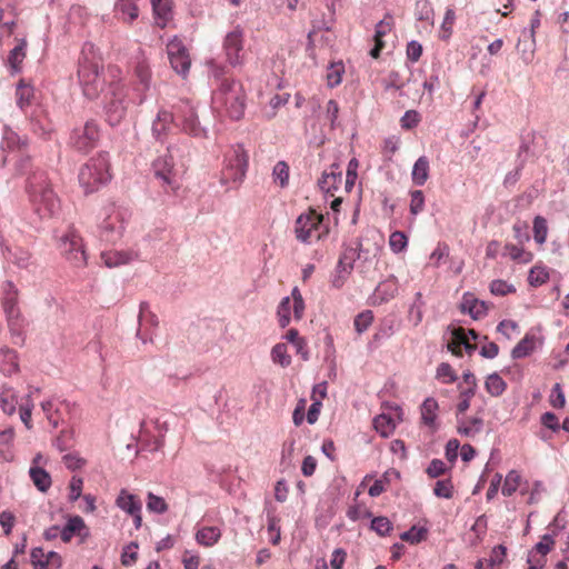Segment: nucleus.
<instances>
[{
  "label": "nucleus",
  "mask_w": 569,
  "mask_h": 569,
  "mask_svg": "<svg viewBox=\"0 0 569 569\" xmlns=\"http://www.w3.org/2000/svg\"><path fill=\"white\" fill-rule=\"evenodd\" d=\"M370 528L379 536L386 537L392 530V523L387 517L379 516L371 520Z\"/></svg>",
  "instance_id": "obj_58"
},
{
  "label": "nucleus",
  "mask_w": 569,
  "mask_h": 569,
  "mask_svg": "<svg viewBox=\"0 0 569 569\" xmlns=\"http://www.w3.org/2000/svg\"><path fill=\"white\" fill-rule=\"evenodd\" d=\"M538 338L535 335L526 333L525 337L512 348L511 358L515 360L530 356L537 348Z\"/></svg>",
  "instance_id": "obj_26"
},
{
  "label": "nucleus",
  "mask_w": 569,
  "mask_h": 569,
  "mask_svg": "<svg viewBox=\"0 0 569 569\" xmlns=\"http://www.w3.org/2000/svg\"><path fill=\"white\" fill-rule=\"evenodd\" d=\"M412 181L416 186H423L429 178V160L427 157H419L412 168Z\"/></svg>",
  "instance_id": "obj_35"
},
{
  "label": "nucleus",
  "mask_w": 569,
  "mask_h": 569,
  "mask_svg": "<svg viewBox=\"0 0 569 569\" xmlns=\"http://www.w3.org/2000/svg\"><path fill=\"white\" fill-rule=\"evenodd\" d=\"M28 147V138L19 136L14 130L4 128L2 142H1V167H4L8 162L9 154L12 152H20V168H23L24 163L28 162L29 158L24 156V150Z\"/></svg>",
  "instance_id": "obj_12"
},
{
  "label": "nucleus",
  "mask_w": 569,
  "mask_h": 569,
  "mask_svg": "<svg viewBox=\"0 0 569 569\" xmlns=\"http://www.w3.org/2000/svg\"><path fill=\"white\" fill-rule=\"evenodd\" d=\"M515 291L516 288L513 284L501 279L493 280L490 283V292L495 296H506Z\"/></svg>",
  "instance_id": "obj_64"
},
{
  "label": "nucleus",
  "mask_w": 569,
  "mask_h": 569,
  "mask_svg": "<svg viewBox=\"0 0 569 569\" xmlns=\"http://www.w3.org/2000/svg\"><path fill=\"white\" fill-rule=\"evenodd\" d=\"M59 249L73 267L82 268L87 264V253L82 237L73 226H69L67 231L59 238Z\"/></svg>",
  "instance_id": "obj_9"
},
{
  "label": "nucleus",
  "mask_w": 569,
  "mask_h": 569,
  "mask_svg": "<svg viewBox=\"0 0 569 569\" xmlns=\"http://www.w3.org/2000/svg\"><path fill=\"white\" fill-rule=\"evenodd\" d=\"M433 493L439 498L450 499L453 493V485L450 479L438 480L433 488Z\"/></svg>",
  "instance_id": "obj_63"
},
{
  "label": "nucleus",
  "mask_w": 569,
  "mask_h": 569,
  "mask_svg": "<svg viewBox=\"0 0 569 569\" xmlns=\"http://www.w3.org/2000/svg\"><path fill=\"white\" fill-rule=\"evenodd\" d=\"M189 142L181 140L170 144L164 154L159 156L152 162V171L161 183L172 191L179 188L180 171L184 168V158L188 154Z\"/></svg>",
  "instance_id": "obj_2"
},
{
  "label": "nucleus",
  "mask_w": 569,
  "mask_h": 569,
  "mask_svg": "<svg viewBox=\"0 0 569 569\" xmlns=\"http://www.w3.org/2000/svg\"><path fill=\"white\" fill-rule=\"evenodd\" d=\"M398 292V281L395 276H389L386 280L379 282L373 292V303L382 305L390 301Z\"/></svg>",
  "instance_id": "obj_24"
},
{
  "label": "nucleus",
  "mask_w": 569,
  "mask_h": 569,
  "mask_svg": "<svg viewBox=\"0 0 569 569\" xmlns=\"http://www.w3.org/2000/svg\"><path fill=\"white\" fill-rule=\"evenodd\" d=\"M483 427V420L479 417L463 418L458 417L457 419V431L459 435L465 437H475L478 435Z\"/></svg>",
  "instance_id": "obj_28"
},
{
  "label": "nucleus",
  "mask_w": 569,
  "mask_h": 569,
  "mask_svg": "<svg viewBox=\"0 0 569 569\" xmlns=\"http://www.w3.org/2000/svg\"><path fill=\"white\" fill-rule=\"evenodd\" d=\"M395 333V319L393 318H385L376 333L373 335V340L376 342H380L382 340L389 339Z\"/></svg>",
  "instance_id": "obj_46"
},
{
  "label": "nucleus",
  "mask_w": 569,
  "mask_h": 569,
  "mask_svg": "<svg viewBox=\"0 0 569 569\" xmlns=\"http://www.w3.org/2000/svg\"><path fill=\"white\" fill-rule=\"evenodd\" d=\"M341 182L342 170L340 168V164L335 162L330 166L328 170H325L322 172V176L318 181V186L323 193L333 197L335 192L339 189Z\"/></svg>",
  "instance_id": "obj_21"
},
{
  "label": "nucleus",
  "mask_w": 569,
  "mask_h": 569,
  "mask_svg": "<svg viewBox=\"0 0 569 569\" xmlns=\"http://www.w3.org/2000/svg\"><path fill=\"white\" fill-rule=\"evenodd\" d=\"M33 401L31 399V396L28 395L26 399L19 405L20 408V419L26 426L27 429H31V415L33 409Z\"/></svg>",
  "instance_id": "obj_57"
},
{
  "label": "nucleus",
  "mask_w": 569,
  "mask_h": 569,
  "mask_svg": "<svg viewBox=\"0 0 569 569\" xmlns=\"http://www.w3.org/2000/svg\"><path fill=\"white\" fill-rule=\"evenodd\" d=\"M373 427L376 431L383 438H388L395 430L392 419L387 415H379L373 419Z\"/></svg>",
  "instance_id": "obj_44"
},
{
  "label": "nucleus",
  "mask_w": 569,
  "mask_h": 569,
  "mask_svg": "<svg viewBox=\"0 0 569 569\" xmlns=\"http://www.w3.org/2000/svg\"><path fill=\"white\" fill-rule=\"evenodd\" d=\"M176 127L189 137L207 139L209 137V121L190 100H180L173 106Z\"/></svg>",
  "instance_id": "obj_4"
},
{
  "label": "nucleus",
  "mask_w": 569,
  "mask_h": 569,
  "mask_svg": "<svg viewBox=\"0 0 569 569\" xmlns=\"http://www.w3.org/2000/svg\"><path fill=\"white\" fill-rule=\"evenodd\" d=\"M415 16L419 21H426L433 24L435 11L429 0H417L415 6Z\"/></svg>",
  "instance_id": "obj_41"
},
{
  "label": "nucleus",
  "mask_w": 569,
  "mask_h": 569,
  "mask_svg": "<svg viewBox=\"0 0 569 569\" xmlns=\"http://www.w3.org/2000/svg\"><path fill=\"white\" fill-rule=\"evenodd\" d=\"M271 359L274 363H279L282 368L291 363V357L288 355L284 343H277L271 350Z\"/></svg>",
  "instance_id": "obj_49"
},
{
  "label": "nucleus",
  "mask_w": 569,
  "mask_h": 569,
  "mask_svg": "<svg viewBox=\"0 0 569 569\" xmlns=\"http://www.w3.org/2000/svg\"><path fill=\"white\" fill-rule=\"evenodd\" d=\"M104 218L99 224L100 238L106 242H116L123 231V217L114 206L104 208Z\"/></svg>",
  "instance_id": "obj_13"
},
{
  "label": "nucleus",
  "mask_w": 569,
  "mask_h": 569,
  "mask_svg": "<svg viewBox=\"0 0 569 569\" xmlns=\"http://www.w3.org/2000/svg\"><path fill=\"white\" fill-rule=\"evenodd\" d=\"M168 58L173 70L181 77L189 73L191 60L186 47L180 41H171L167 46Z\"/></svg>",
  "instance_id": "obj_15"
},
{
  "label": "nucleus",
  "mask_w": 569,
  "mask_h": 569,
  "mask_svg": "<svg viewBox=\"0 0 569 569\" xmlns=\"http://www.w3.org/2000/svg\"><path fill=\"white\" fill-rule=\"evenodd\" d=\"M14 439V429L12 427L0 430V460L9 461L11 453L8 451Z\"/></svg>",
  "instance_id": "obj_42"
},
{
  "label": "nucleus",
  "mask_w": 569,
  "mask_h": 569,
  "mask_svg": "<svg viewBox=\"0 0 569 569\" xmlns=\"http://www.w3.org/2000/svg\"><path fill=\"white\" fill-rule=\"evenodd\" d=\"M322 222V216L316 212L302 213L296 220L295 233L299 241L308 243Z\"/></svg>",
  "instance_id": "obj_16"
},
{
  "label": "nucleus",
  "mask_w": 569,
  "mask_h": 569,
  "mask_svg": "<svg viewBox=\"0 0 569 569\" xmlns=\"http://www.w3.org/2000/svg\"><path fill=\"white\" fill-rule=\"evenodd\" d=\"M506 252L509 254V257L512 260L522 261V262H529L532 259V254L529 252H526L522 247L516 246L512 243H507L505 246Z\"/></svg>",
  "instance_id": "obj_59"
},
{
  "label": "nucleus",
  "mask_w": 569,
  "mask_h": 569,
  "mask_svg": "<svg viewBox=\"0 0 569 569\" xmlns=\"http://www.w3.org/2000/svg\"><path fill=\"white\" fill-rule=\"evenodd\" d=\"M221 538V530L216 526H206L197 530L196 540L204 547L214 546Z\"/></svg>",
  "instance_id": "obj_30"
},
{
  "label": "nucleus",
  "mask_w": 569,
  "mask_h": 569,
  "mask_svg": "<svg viewBox=\"0 0 569 569\" xmlns=\"http://www.w3.org/2000/svg\"><path fill=\"white\" fill-rule=\"evenodd\" d=\"M26 191L32 212L39 220H49L58 214L60 200L51 186L47 172H33L27 180Z\"/></svg>",
  "instance_id": "obj_1"
},
{
  "label": "nucleus",
  "mask_w": 569,
  "mask_h": 569,
  "mask_svg": "<svg viewBox=\"0 0 569 569\" xmlns=\"http://www.w3.org/2000/svg\"><path fill=\"white\" fill-rule=\"evenodd\" d=\"M151 3L157 24L164 28L171 19V0H158L152 1Z\"/></svg>",
  "instance_id": "obj_37"
},
{
  "label": "nucleus",
  "mask_w": 569,
  "mask_h": 569,
  "mask_svg": "<svg viewBox=\"0 0 569 569\" xmlns=\"http://www.w3.org/2000/svg\"><path fill=\"white\" fill-rule=\"evenodd\" d=\"M134 74L144 90L150 87L151 71L143 53L136 57Z\"/></svg>",
  "instance_id": "obj_33"
},
{
  "label": "nucleus",
  "mask_w": 569,
  "mask_h": 569,
  "mask_svg": "<svg viewBox=\"0 0 569 569\" xmlns=\"http://www.w3.org/2000/svg\"><path fill=\"white\" fill-rule=\"evenodd\" d=\"M243 43L244 30L241 26H236L226 34L223 40V51L230 66L238 67L243 63Z\"/></svg>",
  "instance_id": "obj_14"
},
{
  "label": "nucleus",
  "mask_w": 569,
  "mask_h": 569,
  "mask_svg": "<svg viewBox=\"0 0 569 569\" xmlns=\"http://www.w3.org/2000/svg\"><path fill=\"white\" fill-rule=\"evenodd\" d=\"M485 389L490 396L500 397L506 391L507 383L497 372H493L487 376Z\"/></svg>",
  "instance_id": "obj_39"
},
{
  "label": "nucleus",
  "mask_w": 569,
  "mask_h": 569,
  "mask_svg": "<svg viewBox=\"0 0 569 569\" xmlns=\"http://www.w3.org/2000/svg\"><path fill=\"white\" fill-rule=\"evenodd\" d=\"M18 402V393L10 387H2L0 393V407L6 415H13L16 412Z\"/></svg>",
  "instance_id": "obj_34"
},
{
  "label": "nucleus",
  "mask_w": 569,
  "mask_h": 569,
  "mask_svg": "<svg viewBox=\"0 0 569 569\" xmlns=\"http://www.w3.org/2000/svg\"><path fill=\"white\" fill-rule=\"evenodd\" d=\"M79 182L86 193L97 191L106 184L111 176L109 173V160L104 154L91 158L79 172Z\"/></svg>",
  "instance_id": "obj_7"
},
{
  "label": "nucleus",
  "mask_w": 569,
  "mask_h": 569,
  "mask_svg": "<svg viewBox=\"0 0 569 569\" xmlns=\"http://www.w3.org/2000/svg\"><path fill=\"white\" fill-rule=\"evenodd\" d=\"M100 141V128L94 120H88L84 124L72 129L69 137V146L81 153H88L97 148Z\"/></svg>",
  "instance_id": "obj_10"
},
{
  "label": "nucleus",
  "mask_w": 569,
  "mask_h": 569,
  "mask_svg": "<svg viewBox=\"0 0 569 569\" xmlns=\"http://www.w3.org/2000/svg\"><path fill=\"white\" fill-rule=\"evenodd\" d=\"M549 279V271L546 267L542 266H535L531 268L529 276H528V282L532 287H539L543 283H546Z\"/></svg>",
  "instance_id": "obj_47"
},
{
  "label": "nucleus",
  "mask_w": 569,
  "mask_h": 569,
  "mask_svg": "<svg viewBox=\"0 0 569 569\" xmlns=\"http://www.w3.org/2000/svg\"><path fill=\"white\" fill-rule=\"evenodd\" d=\"M345 67L341 62L331 63L327 72L328 87L335 88L341 83Z\"/></svg>",
  "instance_id": "obj_55"
},
{
  "label": "nucleus",
  "mask_w": 569,
  "mask_h": 569,
  "mask_svg": "<svg viewBox=\"0 0 569 569\" xmlns=\"http://www.w3.org/2000/svg\"><path fill=\"white\" fill-rule=\"evenodd\" d=\"M147 509L150 512L162 515L168 511V503L162 497L149 492L147 496Z\"/></svg>",
  "instance_id": "obj_51"
},
{
  "label": "nucleus",
  "mask_w": 569,
  "mask_h": 569,
  "mask_svg": "<svg viewBox=\"0 0 569 569\" xmlns=\"http://www.w3.org/2000/svg\"><path fill=\"white\" fill-rule=\"evenodd\" d=\"M101 58L96 47L86 42L78 62V79L84 97L93 100L99 97L104 87Z\"/></svg>",
  "instance_id": "obj_3"
},
{
  "label": "nucleus",
  "mask_w": 569,
  "mask_h": 569,
  "mask_svg": "<svg viewBox=\"0 0 569 569\" xmlns=\"http://www.w3.org/2000/svg\"><path fill=\"white\" fill-rule=\"evenodd\" d=\"M461 312L470 315L475 320L487 315L488 306L483 300L477 299L473 293L466 292L460 303Z\"/></svg>",
  "instance_id": "obj_23"
},
{
  "label": "nucleus",
  "mask_w": 569,
  "mask_h": 569,
  "mask_svg": "<svg viewBox=\"0 0 569 569\" xmlns=\"http://www.w3.org/2000/svg\"><path fill=\"white\" fill-rule=\"evenodd\" d=\"M427 537V529L423 527L412 526L409 530L400 535L401 540L412 545L419 543Z\"/></svg>",
  "instance_id": "obj_53"
},
{
  "label": "nucleus",
  "mask_w": 569,
  "mask_h": 569,
  "mask_svg": "<svg viewBox=\"0 0 569 569\" xmlns=\"http://www.w3.org/2000/svg\"><path fill=\"white\" fill-rule=\"evenodd\" d=\"M116 505L128 515L140 512L142 507L140 499L126 489L120 491Z\"/></svg>",
  "instance_id": "obj_29"
},
{
  "label": "nucleus",
  "mask_w": 569,
  "mask_h": 569,
  "mask_svg": "<svg viewBox=\"0 0 569 569\" xmlns=\"http://www.w3.org/2000/svg\"><path fill=\"white\" fill-rule=\"evenodd\" d=\"M548 236L547 220L541 216H536L533 219V238L539 244H543Z\"/></svg>",
  "instance_id": "obj_48"
},
{
  "label": "nucleus",
  "mask_w": 569,
  "mask_h": 569,
  "mask_svg": "<svg viewBox=\"0 0 569 569\" xmlns=\"http://www.w3.org/2000/svg\"><path fill=\"white\" fill-rule=\"evenodd\" d=\"M101 258L107 267L113 268L137 260L139 258V253L132 249L116 250L102 252Z\"/></svg>",
  "instance_id": "obj_25"
},
{
  "label": "nucleus",
  "mask_w": 569,
  "mask_h": 569,
  "mask_svg": "<svg viewBox=\"0 0 569 569\" xmlns=\"http://www.w3.org/2000/svg\"><path fill=\"white\" fill-rule=\"evenodd\" d=\"M0 250L6 261L20 269H29L32 264L31 254L23 248H11L0 234Z\"/></svg>",
  "instance_id": "obj_17"
},
{
  "label": "nucleus",
  "mask_w": 569,
  "mask_h": 569,
  "mask_svg": "<svg viewBox=\"0 0 569 569\" xmlns=\"http://www.w3.org/2000/svg\"><path fill=\"white\" fill-rule=\"evenodd\" d=\"M114 14L126 22H132L138 18V7L132 0H117Z\"/></svg>",
  "instance_id": "obj_31"
},
{
  "label": "nucleus",
  "mask_w": 569,
  "mask_h": 569,
  "mask_svg": "<svg viewBox=\"0 0 569 569\" xmlns=\"http://www.w3.org/2000/svg\"><path fill=\"white\" fill-rule=\"evenodd\" d=\"M519 483H520V475L516 470L509 471L508 475L506 476L505 483L501 489V493L505 497L512 496L517 491Z\"/></svg>",
  "instance_id": "obj_52"
},
{
  "label": "nucleus",
  "mask_w": 569,
  "mask_h": 569,
  "mask_svg": "<svg viewBox=\"0 0 569 569\" xmlns=\"http://www.w3.org/2000/svg\"><path fill=\"white\" fill-rule=\"evenodd\" d=\"M436 378L441 380L443 383H453L458 377L452 367L447 362H441L436 371Z\"/></svg>",
  "instance_id": "obj_56"
},
{
  "label": "nucleus",
  "mask_w": 569,
  "mask_h": 569,
  "mask_svg": "<svg viewBox=\"0 0 569 569\" xmlns=\"http://www.w3.org/2000/svg\"><path fill=\"white\" fill-rule=\"evenodd\" d=\"M292 309V301L290 297H284L281 299L278 306V318L279 325L281 328H286L290 323V313Z\"/></svg>",
  "instance_id": "obj_50"
},
{
  "label": "nucleus",
  "mask_w": 569,
  "mask_h": 569,
  "mask_svg": "<svg viewBox=\"0 0 569 569\" xmlns=\"http://www.w3.org/2000/svg\"><path fill=\"white\" fill-rule=\"evenodd\" d=\"M249 166V156L242 144H236L224 156L220 176V184L226 190L238 189L246 178Z\"/></svg>",
  "instance_id": "obj_6"
},
{
  "label": "nucleus",
  "mask_w": 569,
  "mask_h": 569,
  "mask_svg": "<svg viewBox=\"0 0 569 569\" xmlns=\"http://www.w3.org/2000/svg\"><path fill=\"white\" fill-rule=\"evenodd\" d=\"M33 99V88L27 83H24L22 80L18 83L16 89V101L17 106L24 110L27 107L30 106L31 100Z\"/></svg>",
  "instance_id": "obj_40"
},
{
  "label": "nucleus",
  "mask_w": 569,
  "mask_h": 569,
  "mask_svg": "<svg viewBox=\"0 0 569 569\" xmlns=\"http://www.w3.org/2000/svg\"><path fill=\"white\" fill-rule=\"evenodd\" d=\"M212 103L222 109L232 120H239L244 112L246 96L240 82L224 79L212 93Z\"/></svg>",
  "instance_id": "obj_5"
},
{
  "label": "nucleus",
  "mask_w": 569,
  "mask_h": 569,
  "mask_svg": "<svg viewBox=\"0 0 569 569\" xmlns=\"http://www.w3.org/2000/svg\"><path fill=\"white\" fill-rule=\"evenodd\" d=\"M373 313L371 310L360 312L353 321L355 329L358 333H363L372 323Z\"/></svg>",
  "instance_id": "obj_61"
},
{
  "label": "nucleus",
  "mask_w": 569,
  "mask_h": 569,
  "mask_svg": "<svg viewBox=\"0 0 569 569\" xmlns=\"http://www.w3.org/2000/svg\"><path fill=\"white\" fill-rule=\"evenodd\" d=\"M30 561L33 569H60L62 566V558L58 552H44L41 547L31 550Z\"/></svg>",
  "instance_id": "obj_20"
},
{
  "label": "nucleus",
  "mask_w": 569,
  "mask_h": 569,
  "mask_svg": "<svg viewBox=\"0 0 569 569\" xmlns=\"http://www.w3.org/2000/svg\"><path fill=\"white\" fill-rule=\"evenodd\" d=\"M383 87L386 90H398L400 91L399 96H403L402 88L405 87V81L401 79L398 71L389 72V74L383 79Z\"/></svg>",
  "instance_id": "obj_60"
},
{
  "label": "nucleus",
  "mask_w": 569,
  "mask_h": 569,
  "mask_svg": "<svg viewBox=\"0 0 569 569\" xmlns=\"http://www.w3.org/2000/svg\"><path fill=\"white\" fill-rule=\"evenodd\" d=\"M76 535L82 539L89 536V530L80 516L69 517L66 526L60 527V538L63 542H69Z\"/></svg>",
  "instance_id": "obj_22"
},
{
  "label": "nucleus",
  "mask_w": 569,
  "mask_h": 569,
  "mask_svg": "<svg viewBox=\"0 0 569 569\" xmlns=\"http://www.w3.org/2000/svg\"><path fill=\"white\" fill-rule=\"evenodd\" d=\"M273 181L281 188H284L289 183V166L286 161H278L272 170Z\"/></svg>",
  "instance_id": "obj_45"
},
{
  "label": "nucleus",
  "mask_w": 569,
  "mask_h": 569,
  "mask_svg": "<svg viewBox=\"0 0 569 569\" xmlns=\"http://www.w3.org/2000/svg\"><path fill=\"white\" fill-rule=\"evenodd\" d=\"M438 402L433 398H427L421 405V419L425 425L432 426L437 418Z\"/></svg>",
  "instance_id": "obj_43"
},
{
  "label": "nucleus",
  "mask_w": 569,
  "mask_h": 569,
  "mask_svg": "<svg viewBox=\"0 0 569 569\" xmlns=\"http://www.w3.org/2000/svg\"><path fill=\"white\" fill-rule=\"evenodd\" d=\"M31 130L40 138L48 139L52 132V126L46 119H31Z\"/></svg>",
  "instance_id": "obj_62"
},
{
  "label": "nucleus",
  "mask_w": 569,
  "mask_h": 569,
  "mask_svg": "<svg viewBox=\"0 0 569 569\" xmlns=\"http://www.w3.org/2000/svg\"><path fill=\"white\" fill-rule=\"evenodd\" d=\"M1 306L6 315L9 329L12 333H19L24 325L18 299L19 290L11 280H4L0 288Z\"/></svg>",
  "instance_id": "obj_8"
},
{
  "label": "nucleus",
  "mask_w": 569,
  "mask_h": 569,
  "mask_svg": "<svg viewBox=\"0 0 569 569\" xmlns=\"http://www.w3.org/2000/svg\"><path fill=\"white\" fill-rule=\"evenodd\" d=\"M361 241L357 239L355 246H346L339 257V267L343 271H352L353 263L360 258Z\"/></svg>",
  "instance_id": "obj_27"
},
{
  "label": "nucleus",
  "mask_w": 569,
  "mask_h": 569,
  "mask_svg": "<svg viewBox=\"0 0 569 569\" xmlns=\"http://www.w3.org/2000/svg\"><path fill=\"white\" fill-rule=\"evenodd\" d=\"M173 123L176 124L174 110L170 112L160 109L151 124V133L156 141L162 143L170 133Z\"/></svg>",
  "instance_id": "obj_18"
},
{
  "label": "nucleus",
  "mask_w": 569,
  "mask_h": 569,
  "mask_svg": "<svg viewBox=\"0 0 569 569\" xmlns=\"http://www.w3.org/2000/svg\"><path fill=\"white\" fill-rule=\"evenodd\" d=\"M19 368L17 353L9 348L0 349V371L6 376H11Z\"/></svg>",
  "instance_id": "obj_32"
},
{
  "label": "nucleus",
  "mask_w": 569,
  "mask_h": 569,
  "mask_svg": "<svg viewBox=\"0 0 569 569\" xmlns=\"http://www.w3.org/2000/svg\"><path fill=\"white\" fill-rule=\"evenodd\" d=\"M106 120L111 127L118 126L127 114L126 93L120 82H111L106 96Z\"/></svg>",
  "instance_id": "obj_11"
},
{
  "label": "nucleus",
  "mask_w": 569,
  "mask_h": 569,
  "mask_svg": "<svg viewBox=\"0 0 569 569\" xmlns=\"http://www.w3.org/2000/svg\"><path fill=\"white\" fill-rule=\"evenodd\" d=\"M139 329L137 331V337L143 342L147 343L148 341H152V332H150V329H154L158 327V317L150 311L149 303L148 302H141L140 303V311H139Z\"/></svg>",
  "instance_id": "obj_19"
},
{
  "label": "nucleus",
  "mask_w": 569,
  "mask_h": 569,
  "mask_svg": "<svg viewBox=\"0 0 569 569\" xmlns=\"http://www.w3.org/2000/svg\"><path fill=\"white\" fill-rule=\"evenodd\" d=\"M29 475L39 491L46 492L51 487V476L43 468L32 466L29 470Z\"/></svg>",
  "instance_id": "obj_36"
},
{
  "label": "nucleus",
  "mask_w": 569,
  "mask_h": 569,
  "mask_svg": "<svg viewBox=\"0 0 569 569\" xmlns=\"http://www.w3.org/2000/svg\"><path fill=\"white\" fill-rule=\"evenodd\" d=\"M27 42L26 40H21L10 52L8 56V64L11 68L12 73H18L21 71L20 64L22 63L26 57Z\"/></svg>",
  "instance_id": "obj_38"
},
{
  "label": "nucleus",
  "mask_w": 569,
  "mask_h": 569,
  "mask_svg": "<svg viewBox=\"0 0 569 569\" xmlns=\"http://www.w3.org/2000/svg\"><path fill=\"white\" fill-rule=\"evenodd\" d=\"M408 238L402 231H393L389 237V247L393 253H400L406 250Z\"/></svg>",
  "instance_id": "obj_54"
}]
</instances>
